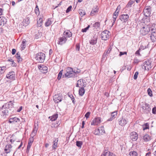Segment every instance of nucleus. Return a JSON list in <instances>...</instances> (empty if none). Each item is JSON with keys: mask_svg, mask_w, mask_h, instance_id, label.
<instances>
[{"mask_svg": "<svg viewBox=\"0 0 156 156\" xmlns=\"http://www.w3.org/2000/svg\"><path fill=\"white\" fill-rule=\"evenodd\" d=\"M58 138H56L53 141V144L52 146V148L54 149H55L57 147V145L58 142Z\"/></svg>", "mask_w": 156, "mask_h": 156, "instance_id": "28", "label": "nucleus"}, {"mask_svg": "<svg viewBox=\"0 0 156 156\" xmlns=\"http://www.w3.org/2000/svg\"><path fill=\"white\" fill-rule=\"evenodd\" d=\"M90 112H87L85 115V117L87 119L90 115Z\"/></svg>", "mask_w": 156, "mask_h": 156, "instance_id": "52", "label": "nucleus"}, {"mask_svg": "<svg viewBox=\"0 0 156 156\" xmlns=\"http://www.w3.org/2000/svg\"><path fill=\"white\" fill-rule=\"evenodd\" d=\"M80 44H77L76 45V50L79 51L80 50Z\"/></svg>", "mask_w": 156, "mask_h": 156, "instance_id": "49", "label": "nucleus"}, {"mask_svg": "<svg viewBox=\"0 0 156 156\" xmlns=\"http://www.w3.org/2000/svg\"><path fill=\"white\" fill-rule=\"evenodd\" d=\"M16 50L15 49H12V54L14 55L16 52Z\"/></svg>", "mask_w": 156, "mask_h": 156, "instance_id": "59", "label": "nucleus"}, {"mask_svg": "<svg viewBox=\"0 0 156 156\" xmlns=\"http://www.w3.org/2000/svg\"><path fill=\"white\" fill-rule=\"evenodd\" d=\"M97 36L96 35L94 36L93 38L89 41V43L90 44L94 45L97 43Z\"/></svg>", "mask_w": 156, "mask_h": 156, "instance_id": "18", "label": "nucleus"}, {"mask_svg": "<svg viewBox=\"0 0 156 156\" xmlns=\"http://www.w3.org/2000/svg\"><path fill=\"white\" fill-rule=\"evenodd\" d=\"M67 39L66 36H63L59 38L58 44L61 45L65 43L67 41Z\"/></svg>", "mask_w": 156, "mask_h": 156, "instance_id": "15", "label": "nucleus"}, {"mask_svg": "<svg viewBox=\"0 0 156 156\" xmlns=\"http://www.w3.org/2000/svg\"><path fill=\"white\" fill-rule=\"evenodd\" d=\"M120 5H119L118 6L115 11H118V12H119V10H120Z\"/></svg>", "mask_w": 156, "mask_h": 156, "instance_id": "61", "label": "nucleus"}, {"mask_svg": "<svg viewBox=\"0 0 156 156\" xmlns=\"http://www.w3.org/2000/svg\"><path fill=\"white\" fill-rule=\"evenodd\" d=\"M139 62V61L138 60L136 59H135L134 60L133 63L134 64H137Z\"/></svg>", "mask_w": 156, "mask_h": 156, "instance_id": "62", "label": "nucleus"}, {"mask_svg": "<svg viewBox=\"0 0 156 156\" xmlns=\"http://www.w3.org/2000/svg\"><path fill=\"white\" fill-rule=\"evenodd\" d=\"M151 7L149 6H146L144 8L143 13L144 16L146 17H148L150 16L151 13Z\"/></svg>", "mask_w": 156, "mask_h": 156, "instance_id": "7", "label": "nucleus"}, {"mask_svg": "<svg viewBox=\"0 0 156 156\" xmlns=\"http://www.w3.org/2000/svg\"><path fill=\"white\" fill-rule=\"evenodd\" d=\"M101 122V119L100 117L95 118L91 122V125H97Z\"/></svg>", "mask_w": 156, "mask_h": 156, "instance_id": "13", "label": "nucleus"}, {"mask_svg": "<svg viewBox=\"0 0 156 156\" xmlns=\"http://www.w3.org/2000/svg\"><path fill=\"white\" fill-rule=\"evenodd\" d=\"M24 22L26 24H29L30 23V18L27 17L26 18L24 21Z\"/></svg>", "mask_w": 156, "mask_h": 156, "instance_id": "44", "label": "nucleus"}, {"mask_svg": "<svg viewBox=\"0 0 156 156\" xmlns=\"http://www.w3.org/2000/svg\"><path fill=\"white\" fill-rule=\"evenodd\" d=\"M142 108L143 110L142 111L144 113L147 114L151 110L149 105L146 103L143 104Z\"/></svg>", "mask_w": 156, "mask_h": 156, "instance_id": "6", "label": "nucleus"}, {"mask_svg": "<svg viewBox=\"0 0 156 156\" xmlns=\"http://www.w3.org/2000/svg\"><path fill=\"white\" fill-rule=\"evenodd\" d=\"M58 115L57 114H55L53 115L51 117V120L52 121L55 120L58 118Z\"/></svg>", "mask_w": 156, "mask_h": 156, "instance_id": "35", "label": "nucleus"}, {"mask_svg": "<svg viewBox=\"0 0 156 156\" xmlns=\"http://www.w3.org/2000/svg\"><path fill=\"white\" fill-rule=\"evenodd\" d=\"M51 18H49L48 20L45 23V25L46 27H48L51 24L52 21H51Z\"/></svg>", "mask_w": 156, "mask_h": 156, "instance_id": "33", "label": "nucleus"}, {"mask_svg": "<svg viewBox=\"0 0 156 156\" xmlns=\"http://www.w3.org/2000/svg\"><path fill=\"white\" fill-rule=\"evenodd\" d=\"M127 54V52H126V51H124V52H120V53H119V55L120 56H121L123 55H126Z\"/></svg>", "mask_w": 156, "mask_h": 156, "instance_id": "53", "label": "nucleus"}, {"mask_svg": "<svg viewBox=\"0 0 156 156\" xmlns=\"http://www.w3.org/2000/svg\"><path fill=\"white\" fill-rule=\"evenodd\" d=\"M101 156H116L113 153H111L108 151H105Z\"/></svg>", "mask_w": 156, "mask_h": 156, "instance_id": "17", "label": "nucleus"}, {"mask_svg": "<svg viewBox=\"0 0 156 156\" xmlns=\"http://www.w3.org/2000/svg\"><path fill=\"white\" fill-rule=\"evenodd\" d=\"M126 123V120L122 118H121L119 119V123L121 126H124Z\"/></svg>", "mask_w": 156, "mask_h": 156, "instance_id": "19", "label": "nucleus"}, {"mask_svg": "<svg viewBox=\"0 0 156 156\" xmlns=\"http://www.w3.org/2000/svg\"><path fill=\"white\" fill-rule=\"evenodd\" d=\"M98 8L97 6H95L92 9L90 13V15L92 16H94L95 13L97 12L98 11Z\"/></svg>", "mask_w": 156, "mask_h": 156, "instance_id": "22", "label": "nucleus"}, {"mask_svg": "<svg viewBox=\"0 0 156 156\" xmlns=\"http://www.w3.org/2000/svg\"><path fill=\"white\" fill-rule=\"evenodd\" d=\"M39 71L43 73H45L48 72V69H38Z\"/></svg>", "mask_w": 156, "mask_h": 156, "instance_id": "39", "label": "nucleus"}, {"mask_svg": "<svg viewBox=\"0 0 156 156\" xmlns=\"http://www.w3.org/2000/svg\"><path fill=\"white\" fill-rule=\"evenodd\" d=\"M84 81H85L82 79H80L77 81V82L79 83V85L80 87H85L86 84L84 83Z\"/></svg>", "mask_w": 156, "mask_h": 156, "instance_id": "23", "label": "nucleus"}, {"mask_svg": "<svg viewBox=\"0 0 156 156\" xmlns=\"http://www.w3.org/2000/svg\"><path fill=\"white\" fill-rule=\"evenodd\" d=\"M14 105L12 101H10L5 104L1 108H0V112L1 115L4 116L7 115L9 112L8 109L11 110L13 107Z\"/></svg>", "mask_w": 156, "mask_h": 156, "instance_id": "1", "label": "nucleus"}, {"mask_svg": "<svg viewBox=\"0 0 156 156\" xmlns=\"http://www.w3.org/2000/svg\"><path fill=\"white\" fill-rule=\"evenodd\" d=\"M90 27V26L89 25H88L87 27H86L83 29H82L81 31L83 32H86L87 30H88L89 28Z\"/></svg>", "mask_w": 156, "mask_h": 156, "instance_id": "42", "label": "nucleus"}, {"mask_svg": "<svg viewBox=\"0 0 156 156\" xmlns=\"http://www.w3.org/2000/svg\"><path fill=\"white\" fill-rule=\"evenodd\" d=\"M22 109V107L21 106L20 108L17 110V112H20Z\"/></svg>", "mask_w": 156, "mask_h": 156, "instance_id": "64", "label": "nucleus"}, {"mask_svg": "<svg viewBox=\"0 0 156 156\" xmlns=\"http://www.w3.org/2000/svg\"><path fill=\"white\" fill-rule=\"evenodd\" d=\"M78 12L80 15L82 16H83L86 14V12L85 10L82 9H80L78 10Z\"/></svg>", "mask_w": 156, "mask_h": 156, "instance_id": "32", "label": "nucleus"}, {"mask_svg": "<svg viewBox=\"0 0 156 156\" xmlns=\"http://www.w3.org/2000/svg\"><path fill=\"white\" fill-rule=\"evenodd\" d=\"M45 55L42 52H39L36 55V59L40 62H43L45 58Z\"/></svg>", "mask_w": 156, "mask_h": 156, "instance_id": "3", "label": "nucleus"}, {"mask_svg": "<svg viewBox=\"0 0 156 156\" xmlns=\"http://www.w3.org/2000/svg\"><path fill=\"white\" fill-rule=\"evenodd\" d=\"M147 92L148 94V95L150 97L152 96V92L150 88H148L147 89Z\"/></svg>", "mask_w": 156, "mask_h": 156, "instance_id": "43", "label": "nucleus"}, {"mask_svg": "<svg viewBox=\"0 0 156 156\" xmlns=\"http://www.w3.org/2000/svg\"><path fill=\"white\" fill-rule=\"evenodd\" d=\"M143 68H151V63L149 62H145L144 63Z\"/></svg>", "mask_w": 156, "mask_h": 156, "instance_id": "21", "label": "nucleus"}, {"mask_svg": "<svg viewBox=\"0 0 156 156\" xmlns=\"http://www.w3.org/2000/svg\"><path fill=\"white\" fill-rule=\"evenodd\" d=\"M17 61L18 62H20L22 61V59L20 57V58H18L17 59Z\"/></svg>", "mask_w": 156, "mask_h": 156, "instance_id": "63", "label": "nucleus"}, {"mask_svg": "<svg viewBox=\"0 0 156 156\" xmlns=\"http://www.w3.org/2000/svg\"><path fill=\"white\" fill-rule=\"evenodd\" d=\"M112 48L111 47H110L108 48V50L107 51H105L103 54L102 56V58H105V57L108 55V54L110 53V51L112 50Z\"/></svg>", "mask_w": 156, "mask_h": 156, "instance_id": "24", "label": "nucleus"}, {"mask_svg": "<svg viewBox=\"0 0 156 156\" xmlns=\"http://www.w3.org/2000/svg\"><path fill=\"white\" fill-rule=\"evenodd\" d=\"M129 18V16L128 14H122L119 16L120 20L123 22H127Z\"/></svg>", "mask_w": 156, "mask_h": 156, "instance_id": "12", "label": "nucleus"}, {"mask_svg": "<svg viewBox=\"0 0 156 156\" xmlns=\"http://www.w3.org/2000/svg\"><path fill=\"white\" fill-rule=\"evenodd\" d=\"M143 139L145 142L151 140V137L148 134H145L143 136Z\"/></svg>", "mask_w": 156, "mask_h": 156, "instance_id": "26", "label": "nucleus"}, {"mask_svg": "<svg viewBox=\"0 0 156 156\" xmlns=\"http://www.w3.org/2000/svg\"><path fill=\"white\" fill-rule=\"evenodd\" d=\"M38 124L37 126L34 125V129L32 132L31 134V135L34 136L37 133L38 129Z\"/></svg>", "mask_w": 156, "mask_h": 156, "instance_id": "29", "label": "nucleus"}, {"mask_svg": "<svg viewBox=\"0 0 156 156\" xmlns=\"http://www.w3.org/2000/svg\"><path fill=\"white\" fill-rule=\"evenodd\" d=\"M119 12L118 11H115V12L113 13V16H118Z\"/></svg>", "mask_w": 156, "mask_h": 156, "instance_id": "55", "label": "nucleus"}, {"mask_svg": "<svg viewBox=\"0 0 156 156\" xmlns=\"http://www.w3.org/2000/svg\"><path fill=\"white\" fill-rule=\"evenodd\" d=\"M69 97L70 98H71L72 100V102L74 104L75 103V101H74V98L73 96L72 95H71L69 96Z\"/></svg>", "mask_w": 156, "mask_h": 156, "instance_id": "50", "label": "nucleus"}, {"mask_svg": "<svg viewBox=\"0 0 156 156\" xmlns=\"http://www.w3.org/2000/svg\"><path fill=\"white\" fill-rule=\"evenodd\" d=\"M83 144V143L81 141H76V145L79 148L81 147V146Z\"/></svg>", "mask_w": 156, "mask_h": 156, "instance_id": "38", "label": "nucleus"}, {"mask_svg": "<svg viewBox=\"0 0 156 156\" xmlns=\"http://www.w3.org/2000/svg\"><path fill=\"white\" fill-rule=\"evenodd\" d=\"M64 36H66L67 38V37H71L72 36V33L69 31L65 32L64 33Z\"/></svg>", "mask_w": 156, "mask_h": 156, "instance_id": "30", "label": "nucleus"}, {"mask_svg": "<svg viewBox=\"0 0 156 156\" xmlns=\"http://www.w3.org/2000/svg\"><path fill=\"white\" fill-rule=\"evenodd\" d=\"M12 148V145L11 144L7 145L5 147L4 151L5 153L8 154L11 151V149Z\"/></svg>", "mask_w": 156, "mask_h": 156, "instance_id": "20", "label": "nucleus"}, {"mask_svg": "<svg viewBox=\"0 0 156 156\" xmlns=\"http://www.w3.org/2000/svg\"><path fill=\"white\" fill-rule=\"evenodd\" d=\"M117 112L115 111L112 113L111 117L108 119V121H111L114 119L116 117Z\"/></svg>", "mask_w": 156, "mask_h": 156, "instance_id": "25", "label": "nucleus"}, {"mask_svg": "<svg viewBox=\"0 0 156 156\" xmlns=\"http://www.w3.org/2000/svg\"><path fill=\"white\" fill-rule=\"evenodd\" d=\"M85 92V90L84 87H81L79 90V94L80 95L83 96Z\"/></svg>", "mask_w": 156, "mask_h": 156, "instance_id": "27", "label": "nucleus"}, {"mask_svg": "<svg viewBox=\"0 0 156 156\" xmlns=\"http://www.w3.org/2000/svg\"><path fill=\"white\" fill-rule=\"evenodd\" d=\"M100 23L99 22H97L93 24V27L96 29H97L100 27Z\"/></svg>", "mask_w": 156, "mask_h": 156, "instance_id": "37", "label": "nucleus"}, {"mask_svg": "<svg viewBox=\"0 0 156 156\" xmlns=\"http://www.w3.org/2000/svg\"><path fill=\"white\" fill-rule=\"evenodd\" d=\"M36 66H37V67L38 69L41 68H45V67L47 68V67L43 65L36 64Z\"/></svg>", "mask_w": 156, "mask_h": 156, "instance_id": "45", "label": "nucleus"}, {"mask_svg": "<svg viewBox=\"0 0 156 156\" xmlns=\"http://www.w3.org/2000/svg\"><path fill=\"white\" fill-rule=\"evenodd\" d=\"M105 132L104 130L98 129L95 130L94 133L95 135H101L103 134Z\"/></svg>", "mask_w": 156, "mask_h": 156, "instance_id": "16", "label": "nucleus"}, {"mask_svg": "<svg viewBox=\"0 0 156 156\" xmlns=\"http://www.w3.org/2000/svg\"><path fill=\"white\" fill-rule=\"evenodd\" d=\"M138 134L135 132H133L130 133V137L133 141L136 140L138 138Z\"/></svg>", "mask_w": 156, "mask_h": 156, "instance_id": "14", "label": "nucleus"}, {"mask_svg": "<svg viewBox=\"0 0 156 156\" xmlns=\"http://www.w3.org/2000/svg\"><path fill=\"white\" fill-rule=\"evenodd\" d=\"M20 55L19 52L17 53L15 55L16 58L17 59L18 58H20Z\"/></svg>", "mask_w": 156, "mask_h": 156, "instance_id": "56", "label": "nucleus"}, {"mask_svg": "<svg viewBox=\"0 0 156 156\" xmlns=\"http://www.w3.org/2000/svg\"><path fill=\"white\" fill-rule=\"evenodd\" d=\"M15 73L14 71H11L9 72L6 75V77L7 79H9L10 80H13L15 79Z\"/></svg>", "mask_w": 156, "mask_h": 156, "instance_id": "11", "label": "nucleus"}, {"mask_svg": "<svg viewBox=\"0 0 156 156\" xmlns=\"http://www.w3.org/2000/svg\"><path fill=\"white\" fill-rule=\"evenodd\" d=\"M43 22V20L41 18H39L38 20H37L38 26L39 27H41L42 25Z\"/></svg>", "mask_w": 156, "mask_h": 156, "instance_id": "34", "label": "nucleus"}, {"mask_svg": "<svg viewBox=\"0 0 156 156\" xmlns=\"http://www.w3.org/2000/svg\"><path fill=\"white\" fill-rule=\"evenodd\" d=\"M146 48V47H144L142 45L141 46L139 49L140 51L141 50H144V49Z\"/></svg>", "mask_w": 156, "mask_h": 156, "instance_id": "57", "label": "nucleus"}, {"mask_svg": "<svg viewBox=\"0 0 156 156\" xmlns=\"http://www.w3.org/2000/svg\"><path fill=\"white\" fill-rule=\"evenodd\" d=\"M62 96L59 94H56L54 96L53 101L55 103H58L59 102L61 101L62 100Z\"/></svg>", "mask_w": 156, "mask_h": 156, "instance_id": "10", "label": "nucleus"}, {"mask_svg": "<svg viewBox=\"0 0 156 156\" xmlns=\"http://www.w3.org/2000/svg\"><path fill=\"white\" fill-rule=\"evenodd\" d=\"M150 32H151V28L148 25L143 27L140 30V33L143 35L147 34Z\"/></svg>", "mask_w": 156, "mask_h": 156, "instance_id": "4", "label": "nucleus"}, {"mask_svg": "<svg viewBox=\"0 0 156 156\" xmlns=\"http://www.w3.org/2000/svg\"><path fill=\"white\" fill-rule=\"evenodd\" d=\"M152 113L154 114H155L156 113V107H154L152 109Z\"/></svg>", "mask_w": 156, "mask_h": 156, "instance_id": "54", "label": "nucleus"}, {"mask_svg": "<svg viewBox=\"0 0 156 156\" xmlns=\"http://www.w3.org/2000/svg\"><path fill=\"white\" fill-rule=\"evenodd\" d=\"M35 13L36 14H39V9H35Z\"/></svg>", "mask_w": 156, "mask_h": 156, "instance_id": "58", "label": "nucleus"}, {"mask_svg": "<svg viewBox=\"0 0 156 156\" xmlns=\"http://www.w3.org/2000/svg\"><path fill=\"white\" fill-rule=\"evenodd\" d=\"M143 130H145L146 129H148L149 128V125L147 123H146L145 125L143 126Z\"/></svg>", "mask_w": 156, "mask_h": 156, "instance_id": "41", "label": "nucleus"}, {"mask_svg": "<svg viewBox=\"0 0 156 156\" xmlns=\"http://www.w3.org/2000/svg\"><path fill=\"white\" fill-rule=\"evenodd\" d=\"M109 31L106 30L102 32L101 34V39L105 41L107 40L109 37Z\"/></svg>", "mask_w": 156, "mask_h": 156, "instance_id": "8", "label": "nucleus"}, {"mask_svg": "<svg viewBox=\"0 0 156 156\" xmlns=\"http://www.w3.org/2000/svg\"><path fill=\"white\" fill-rule=\"evenodd\" d=\"M19 122L21 123V121L19 118L16 117L11 118L9 119V122L10 123L15 124L16 123Z\"/></svg>", "mask_w": 156, "mask_h": 156, "instance_id": "9", "label": "nucleus"}, {"mask_svg": "<svg viewBox=\"0 0 156 156\" xmlns=\"http://www.w3.org/2000/svg\"><path fill=\"white\" fill-rule=\"evenodd\" d=\"M135 1L133 0H130L126 5L127 8L130 7L134 3Z\"/></svg>", "mask_w": 156, "mask_h": 156, "instance_id": "31", "label": "nucleus"}, {"mask_svg": "<svg viewBox=\"0 0 156 156\" xmlns=\"http://www.w3.org/2000/svg\"><path fill=\"white\" fill-rule=\"evenodd\" d=\"M137 155L136 152L134 151L130 152L129 154L130 156H137Z\"/></svg>", "mask_w": 156, "mask_h": 156, "instance_id": "36", "label": "nucleus"}, {"mask_svg": "<svg viewBox=\"0 0 156 156\" xmlns=\"http://www.w3.org/2000/svg\"><path fill=\"white\" fill-rule=\"evenodd\" d=\"M72 69V71L67 72L66 73L65 75H63V76L65 77H67V78L74 77L75 76H76L77 75H76V73H79V71H78L77 70L76 71L75 70H73V69Z\"/></svg>", "mask_w": 156, "mask_h": 156, "instance_id": "2", "label": "nucleus"}, {"mask_svg": "<svg viewBox=\"0 0 156 156\" xmlns=\"http://www.w3.org/2000/svg\"><path fill=\"white\" fill-rule=\"evenodd\" d=\"M151 39L152 42L156 41V29L151 28Z\"/></svg>", "mask_w": 156, "mask_h": 156, "instance_id": "5", "label": "nucleus"}, {"mask_svg": "<svg viewBox=\"0 0 156 156\" xmlns=\"http://www.w3.org/2000/svg\"><path fill=\"white\" fill-rule=\"evenodd\" d=\"M34 139L33 137H32L29 138L28 144H32L33 142Z\"/></svg>", "mask_w": 156, "mask_h": 156, "instance_id": "47", "label": "nucleus"}, {"mask_svg": "<svg viewBox=\"0 0 156 156\" xmlns=\"http://www.w3.org/2000/svg\"><path fill=\"white\" fill-rule=\"evenodd\" d=\"M72 7L71 6H69L68 8L67 9H66V13H68L71 10V9H72Z\"/></svg>", "mask_w": 156, "mask_h": 156, "instance_id": "51", "label": "nucleus"}, {"mask_svg": "<svg viewBox=\"0 0 156 156\" xmlns=\"http://www.w3.org/2000/svg\"><path fill=\"white\" fill-rule=\"evenodd\" d=\"M32 144H28L27 147V150H26V152L27 153H28L29 151V150L30 149V147L31 146Z\"/></svg>", "mask_w": 156, "mask_h": 156, "instance_id": "46", "label": "nucleus"}, {"mask_svg": "<svg viewBox=\"0 0 156 156\" xmlns=\"http://www.w3.org/2000/svg\"><path fill=\"white\" fill-rule=\"evenodd\" d=\"M21 47L23 49H24L25 48L26 46L25 44H21Z\"/></svg>", "mask_w": 156, "mask_h": 156, "instance_id": "60", "label": "nucleus"}, {"mask_svg": "<svg viewBox=\"0 0 156 156\" xmlns=\"http://www.w3.org/2000/svg\"><path fill=\"white\" fill-rule=\"evenodd\" d=\"M138 74L139 73L138 72H136L135 73L133 76V78L134 80H136L137 78Z\"/></svg>", "mask_w": 156, "mask_h": 156, "instance_id": "48", "label": "nucleus"}, {"mask_svg": "<svg viewBox=\"0 0 156 156\" xmlns=\"http://www.w3.org/2000/svg\"><path fill=\"white\" fill-rule=\"evenodd\" d=\"M62 71H63V70H62L59 73L58 75L57 79L58 80H60V79L61 77L62 76Z\"/></svg>", "mask_w": 156, "mask_h": 156, "instance_id": "40", "label": "nucleus"}]
</instances>
